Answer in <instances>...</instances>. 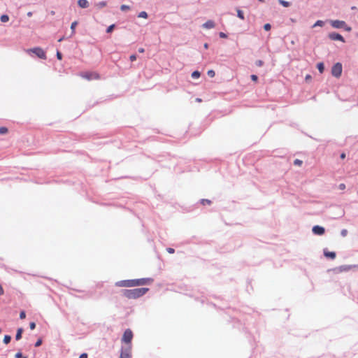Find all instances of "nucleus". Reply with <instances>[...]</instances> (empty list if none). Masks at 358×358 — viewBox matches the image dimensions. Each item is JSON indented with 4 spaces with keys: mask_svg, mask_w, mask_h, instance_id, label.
I'll return each mask as SVG.
<instances>
[{
    "mask_svg": "<svg viewBox=\"0 0 358 358\" xmlns=\"http://www.w3.org/2000/svg\"><path fill=\"white\" fill-rule=\"evenodd\" d=\"M154 281L152 278H142L138 279H131V280H122L120 281H117L115 283L116 287H137L141 285H144L146 284H150Z\"/></svg>",
    "mask_w": 358,
    "mask_h": 358,
    "instance_id": "obj_1",
    "label": "nucleus"
},
{
    "mask_svg": "<svg viewBox=\"0 0 358 358\" xmlns=\"http://www.w3.org/2000/svg\"><path fill=\"white\" fill-rule=\"evenodd\" d=\"M148 291L149 288L148 287L134 288L132 289H124L121 290V294L127 299H136L143 296Z\"/></svg>",
    "mask_w": 358,
    "mask_h": 358,
    "instance_id": "obj_2",
    "label": "nucleus"
},
{
    "mask_svg": "<svg viewBox=\"0 0 358 358\" xmlns=\"http://www.w3.org/2000/svg\"><path fill=\"white\" fill-rule=\"evenodd\" d=\"M27 52L29 54L33 53L37 57L43 59H46V53L44 51V50L40 47H34L33 48L27 49Z\"/></svg>",
    "mask_w": 358,
    "mask_h": 358,
    "instance_id": "obj_3",
    "label": "nucleus"
},
{
    "mask_svg": "<svg viewBox=\"0 0 358 358\" xmlns=\"http://www.w3.org/2000/svg\"><path fill=\"white\" fill-rule=\"evenodd\" d=\"M342 71H343V66H342V64L341 62H336V64H334L331 68V75L336 78H338L341 77V74H342Z\"/></svg>",
    "mask_w": 358,
    "mask_h": 358,
    "instance_id": "obj_4",
    "label": "nucleus"
},
{
    "mask_svg": "<svg viewBox=\"0 0 358 358\" xmlns=\"http://www.w3.org/2000/svg\"><path fill=\"white\" fill-rule=\"evenodd\" d=\"M133 332L130 329H127L123 334L122 337V342L126 343L127 345H131V341L133 338Z\"/></svg>",
    "mask_w": 358,
    "mask_h": 358,
    "instance_id": "obj_5",
    "label": "nucleus"
},
{
    "mask_svg": "<svg viewBox=\"0 0 358 358\" xmlns=\"http://www.w3.org/2000/svg\"><path fill=\"white\" fill-rule=\"evenodd\" d=\"M131 345L122 347L120 358H131Z\"/></svg>",
    "mask_w": 358,
    "mask_h": 358,
    "instance_id": "obj_6",
    "label": "nucleus"
},
{
    "mask_svg": "<svg viewBox=\"0 0 358 358\" xmlns=\"http://www.w3.org/2000/svg\"><path fill=\"white\" fill-rule=\"evenodd\" d=\"M82 76L88 80H98L100 78V75L94 72H85L82 74Z\"/></svg>",
    "mask_w": 358,
    "mask_h": 358,
    "instance_id": "obj_7",
    "label": "nucleus"
},
{
    "mask_svg": "<svg viewBox=\"0 0 358 358\" xmlns=\"http://www.w3.org/2000/svg\"><path fill=\"white\" fill-rule=\"evenodd\" d=\"M328 37L329 39H331V41H341L343 43H345V38H343V36L340 34L339 33H337V32H331L328 35Z\"/></svg>",
    "mask_w": 358,
    "mask_h": 358,
    "instance_id": "obj_8",
    "label": "nucleus"
},
{
    "mask_svg": "<svg viewBox=\"0 0 358 358\" xmlns=\"http://www.w3.org/2000/svg\"><path fill=\"white\" fill-rule=\"evenodd\" d=\"M330 24L335 29H342L343 26H345V22L339 20H330Z\"/></svg>",
    "mask_w": 358,
    "mask_h": 358,
    "instance_id": "obj_9",
    "label": "nucleus"
},
{
    "mask_svg": "<svg viewBox=\"0 0 358 358\" xmlns=\"http://www.w3.org/2000/svg\"><path fill=\"white\" fill-rule=\"evenodd\" d=\"M312 231L315 235L322 236L325 233V229L322 226L315 225L312 228Z\"/></svg>",
    "mask_w": 358,
    "mask_h": 358,
    "instance_id": "obj_10",
    "label": "nucleus"
},
{
    "mask_svg": "<svg viewBox=\"0 0 358 358\" xmlns=\"http://www.w3.org/2000/svg\"><path fill=\"white\" fill-rule=\"evenodd\" d=\"M358 267V265H341L335 268V270H338L339 272H347L351 270L352 268Z\"/></svg>",
    "mask_w": 358,
    "mask_h": 358,
    "instance_id": "obj_11",
    "label": "nucleus"
},
{
    "mask_svg": "<svg viewBox=\"0 0 358 358\" xmlns=\"http://www.w3.org/2000/svg\"><path fill=\"white\" fill-rule=\"evenodd\" d=\"M323 255L326 258L330 259H334L336 257V254L335 252L329 251L327 248H324L323 250Z\"/></svg>",
    "mask_w": 358,
    "mask_h": 358,
    "instance_id": "obj_12",
    "label": "nucleus"
},
{
    "mask_svg": "<svg viewBox=\"0 0 358 358\" xmlns=\"http://www.w3.org/2000/svg\"><path fill=\"white\" fill-rule=\"evenodd\" d=\"M215 22L211 20H207L205 23H203L202 24V27H203L205 29H213L215 27Z\"/></svg>",
    "mask_w": 358,
    "mask_h": 358,
    "instance_id": "obj_13",
    "label": "nucleus"
},
{
    "mask_svg": "<svg viewBox=\"0 0 358 358\" xmlns=\"http://www.w3.org/2000/svg\"><path fill=\"white\" fill-rule=\"evenodd\" d=\"M77 3L78 6L82 8H87L90 6L87 0H78Z\"/></svg>",
    "mask_w": 358,
    "mask_h": 358,
    "instance_id": "obj_14",
    "label": "nucleus"
},
{
    "mask_svg": "<svg viewBox=\"0 0 358 358\" xmlns=\"http://www.w3.org/2000/svg\"><path fill=\"white\" fill-rule=\"evenodd\" d=\"M23 331H24V329L22 327H20L17 329V332L15 334V340L16 341H19L22 338V335Z\"/></svg>",
    "mask_w": 358,
    "mask_h": 358,
    "instance_id": "obj_15",
    "label": "nucleus"
},
{
    "mask_svg": "<svg viewBox=\"0 0 358 358\" xmlns=\"http://www.w3.org/2000/svg\"><path fill=\"white\" fill-rule=\"evenodd\" d=\"M317 69L320 73H322L324 71L325 66L323 62H319L317 64Z\"/></svg>",
    "mask_w": 358,
    "mask_h": 358,
    "instance_id": "obj_16",
    "label": "nucleus"
},
{
    "mask_svg": "<svg viewBox=\"0 0 358 358\" xmlns=\"http://www.w3.org/2000/svg\"><path fill=\"white\" fill-rule=\"evenodd\" d=\"M77 25H78V22L77 21H74V22H73L71 23V36H72L73 35L75 34L76 27Z\"/></svg>",
    "mask_w": 358,
    "mask_h": 358,
    "instance_id": "obj_17",
    "label": "nucleus"
},
{
    "mask_svg": "<svg viewBox=\"0 0 358 358\" xmlns=\"http://www.w3.org/2000/svg\"><path fill=\"white\" fill-rule=\"evenodd\" d=\"M278 1L279 4L285 8L289 7L291 5V3L289 1L285 0H278Z\"/></svg>",
    "mask_w": 358,
    "mask_h": 358,
    "instance_id": "obj_18",
    "label": "nucleus"
},
{
    "mask_svg": "<svg viewBox=\"0 0 358 358\" xmlns=\"http://www.w3.org/2000/svg\"><path fill=\"white\" fill-rule=\"evenodd\" d=\"M199 203L202 205H210L212 201L208 199H201L199 201Z\"/></svg>",
    "mask_w": 358,
    "mask_h": 358,
    "instance_id": "obj_19",
    "label": "nucleus"
},
{
    "mask_svg": "<svg viewBox=\"0 0 358 358\" xmlns=\"http://www.w3.org/2000/svg\"><path fill=\"white\" fill-rule=\"evenodd\" d=\"M236 11H237V17L238 18H240L241 20H244L245 19V16H244L243 11L242 10L239 9V8H238L236 10Z\"/></svg>",
    "mask_w": 358,
    "mask_h": 358,
    "instance_id": "obj_20",
    "label": "nucleus"
},
{
    "mask_svg": "<svg viewBox=\"0 0 358 358\" xmlns=\"http://www.w3.org/2000/svg\"><path fill=\"white\" fill-rule=\"evenodd\" d=\"M1 22H7L9 20V16L7 14H3L0 16Z\"/></svg>",
    "mask_w": 358,
    "mask_h": 358,
    "instance_id": "obj_21",
    "label": "nucleus"
},
{
    "mask_svg": "<svg viewBox=\"0 0 358 358\" xmlns=\"http://www.w3.org/2000/svg\"><path fill=\"white\" fill-rule=\"evenodd\" d=\"M191 76L193 79H197L201 76V73L199 71H194Z\"/></svg>",
    "mask_w": 358,
    "mask_h": 358,
    "instance_id": "obj_22",
    "label": "nucleus"
},
{
    "mask_svg": "<svg viewBox=\"0 0 358 358\" xmlns=\"http://www.w3.org/2000/svg\"><path fill=\"white\" fill-rule=\"evenodd\" d=\"M107 5V2L106 1H99L96 4V6L99 8V9H101L103 7L106 6Z\"/></svg>",
    "mask_w": 358,
    "mask_h": 358,
    "instance_id": "obj_23",
    "label": "nucleus"
},
{
    "mask_svg": "<svg viewBox=\"0 0 358 358\" xmlns=\"http://www.w3.org/2000/svg\"><path fill=\"white\" fill-rule=\"evenodd\" d=\"M11 341V336L10 335H5L3 342L4 344H8Z\"/></svg>",
    "mask_w": 358,
    "mask_h": 358,
    "instance_id": "obj_24",
    "label": "nucleus"
},
{
    "mask_svg": "<svg viewBox=\"0 0 358 358\" xmlns=\"http://www.w3.org/2000/svg\"><path fill=\"white\" fill-rule=\"evenodd\" d=\"M115 27V24H110V26H108L106 28V33H108V34L112 33L113 31L114 30Z\"/></svg>",
    "mask_w": 358,
    "mask_h": 358,
    "instance_id": "obj_25",
    "label": "nucleus"
},
{
    "mask_svg": "<svg viewBox=\"0 0 358 358\" xmlns=\"http://www.w3.org/2000/svg\"><path fill=\"white\" fill-rule=\"evenodd\" d=\"M324 22L322 21V20H317L315 22V23L313 24V27H322V26H324Z\"/></svg>",
    "mask_w": 358,
    "mask_h": 358,
    "instance_id": "obj_26",
    "label": "nucleus"
},
{
    "mask_svg": "<svg viewBox=\"0 0 358 358\" xmlns=\"http://www.w3.org/2000/svg\"><path fill=\"white\" fill-rule=\"evenodd\" d=\"M138 17H142V18H148V15L147 12L141 11L138 13Z\"/></svg>",
    "mask_w": 358,
    "mask_h": 358,
    "instance_id": "obj_27",
    "label": "nucleus"
},
{
    "mask_svg": "<svg viewBox=\"0 0 358 358\" xmlns=\"http://www.w3.org/2000/svg\"><path fill=\"white\" fill-rule=\"evenodd\" d=\"M8 128L6 127H0V135L6 134L8 132Z\"/></svg>",
    "mask_w": 358,
    "mask_h": 358,
    "instance_id": "obj_28",
    "label": "nucleus"
},
{
    "mask_svg": "<svg viewBox=\"0 0 358 358\" xmlns=\"http://www.w3.org/2000/svg\"><path fill=\"white\" fill-rule=\"evenodd\" d=\"M207 74H208V76L209 77L213 78L215 76V72L214 70L210 69V70L208 71Z\"/></svg>",
    "mask_w": 358,
    "mask_h": 358,
    "instance_id": "obj_29",
    "label": "nucleus"
},
{
    "mask_svg": "<svg viewBox=\"0 0 358 358\" xmlns=\"http://www.w3.org/2000/svg\"><path fill=\"white\" fill-rule=\"evenodd\" d=\"M264 27V29L265 31H270V30H271V24H270V23H266V24H264V27Z\"/></svg>",
    "mask_w": 358,
    "mask_h": 358,
    "instance_id": "obj_30",
    "label": "nucleus"
},
{
    "mask_svg": "<svg viewBox=\"0 0 358 358\" xmlns=\"http://www.w3.org/2000/svg\"><path fill=\"white\" fill-rule=\"evenodd\" d=\"M42 343H43V340H42V338H38V339L36 341V343H35V344H34V346H35V347H36V348H37V347H39V346H41V345H42Z\"/></svg>",
    "mask_w": 358,
    "mask_h": 358,
    "instance_id": "obj_31",
    "label": "nucleus"
},
{
    "mask_svg": "<svg viewBox=\"0 0 358 358\" xmlns=\"http://www.w3.org/2000/svg\"><path fill=\"white\" fill-rule=\"evenodd\" d=\"M130 9V7L127 5H124V4H122L121 6H120V10L122 11H126V10H128Z\"/></svg>",
    "mask_w": 358,
    "mask_h": 358,
    "instance_id": "obj_32",
    "label": "nucleus"
},
{
    "mask_svg": "<svg viewBox=\"0 0 358 358\" xmlns=\"http://www.w3.org/2000/svg\"><path fill=\"white\" fill-rule=\"evenodd\" d=\"M56 57L58 60H62L63 55L60 51L57 50Z\"/></svg>",
    "mask_w": 358,
    "mask_h": 358,
    "instance_id": "obj_33",
    "label": "nucleus"
},
{
    "mask_svg": "<svg viewBox=\"0 0 358 358\" xmlns=\"http://www.w3.org/2000/svg\"><path fill=\"white\" fill-rule=\"evenodd\" d=\"M303 164V162L301 159H296L294 161V164L297 166H301Z\"/></svg>",
    "mask_w": 358,
    "mask_h": 358,
    "instance_id": "obj_34",
    "label": "nucleus"
},
{
    "mask_svg": "<svg viewBox=\"0 0 358 358\" xmlns=\"http://www.w3.org/2000/svg\"><path fill=\"white\" fill-rule=\"evenodd\" d=\"M25 317H26V313H25V311H24V310H21V311L20 312V318L21 320H23V319H24Z\"/></svg>",
    "mask_w": 358,
    "mask_h": 358,
    "instance_id": "obj_35",
    "label": "nucleus"
},
{
    "mask_svg": "<svg viewBox=\"0 0 358 358\" xmlns=\"http://www.w3.org/2000/svg\"><path fill=\"white\" fill-rule=\"evenodd\" d=\"M255 64H256L257 66H259L260 67V66H262L264 65V62L262 60L259 59V60H257L255 62Z\"/></svg>",
    "mask_w": 358,
    "mask_h": 358,
    "instance_id": "obj_36",
    "label": "nucleus"
},
{
    "mask_svg": "<svg viewBox=\"0 0 358 358\" xmlns=\"http://www.w3.org/2000/svg\"><path fill=\"white\" fill-rule=\"evenodd\" d=\"M348 234V230L345 229H343L341 231V236L343 237H345Z\"/></svg>",
    "mask_w": 358,
    "mask_h": 358,
    "instance_id": "obj_37",
    "label": "nucleus"
},
{
    "mask_svg": "<svg viewBox=\"0 0 358 358\" xmlns=\"http://www.w3.org/2000/svg\"><path fill=\"white\" fill-rule=\"evenodd\" d=\"M342 29H343L346 31H350L352 30V27L348 26L346 23L345 26H343Z\"/></svg>",
    "mask_w": 358,
    "mask_h": 358,
    "instance_id": "obj_38",
    "label": "nucleus"
},
{
    "mask_svg": "<svg viewBox=\"0 0 358 358\" xmlns=\"http://www.w3.org/2000/svg\"><path fill=\"white\" fill-rule=\"evenodd\" d=\"M25 356H23L22 355V353L21 352H17L15 355V358H23Z\"/></svg>",
    "mask_w": 358,
    "mask_h": 358,
    "instance_id": "obj_39",
    "label": "nucleus"
},
{
    "mask_svg": "<svg viewBox=\"0 0 358 358\" xmlns=\"http://www.w3.org/2000/svg\"><path fill=\"white\" fill-rule=\"evenodd\" d=\"M251 80L254 82H257L258 80V76L255 74H252L250 76Z\"/></svg>",
    "mask_w": 358,
    "mask_h": 358,
    "instance_id": "obj_40",
    "label": "nucleus"
},
{
    "mask_svg": "<svg viewBox=\"0 0 358 358\" xmlns=\"http://www.w3.org/2000/svg\"><path fill=\"white\" fill-rule=\"evenodd\" d=\"M136 58H137V56L135 54H133V55H130V57H129V59H130L131 62L136 61Z\"/></svg>",
    "mask_w": 358,
    "mask_h": 358,
    "instance_id": "obj_41",
    "label": "nucleus"
},
{
    "mask_svg": "<svg viewBox=\"0 0 358 358\" xmlns=\"http://www.w3.org/2000/svg\"><path fill=\"white\" fill-rule=\"evenodd\" d=\"M29 328L31 330L34 329L36 328V323L34 322H31L29 323Z\"/></svg>",
    "mask_w": 358,
    "mask_h": 358,
    "instance_id": "obj_42",
    "label": "nucleus"
},
{
    "mask_svg": "<svg viewBox=\"0 0 358 358\" xmlns=\"http://www.w3.org/2000/svg\"><path fill=\"white\" fill-rule=\"evenodd\" d=\"M219 36L222 38H227V34L224 32H220Z\"/></svg>",
    "mask_w": 358,
    "mask_h": 358,
    "instance_id": "obj_43",
    "label": "nucleus"
},
{
    "mask_svg": "<svg viewBox=\"0 0 358 358\" xmlns=\"http://www.w3.org/2000/svg\"><path fill=\"white\" fill-rule=\"evenodd\" d=\"M166 251L170 254H173L175 252V250L172 248H167Z\"/></svg>",
    "mask_w": 358,
    "mask_h": 358,
    "instance_id": "obj_44",
    "label": "nucleus"
},
{
    "mask_svg": "<svg viewBox=\"0 0 358 358\" xmlns=\"http://www.w3.org/2000/svg\"><path fill=\"white\" fill-rule=\"evenodd\" d=\"M79 358H88V355L86 352H83L79 356Z\"/></svg>",
    "mask_w": 358,
    "mask_h": 358,
    "instance_id": "obj_45",
    "label": "nucleus"
},
{
    "mask_svg": "<svg viewBox=\"0 0 358 358\" xmlns=\"http://www.w3.org/2000/svg\"><path fill=\"white\" fill-rule=\"evenodd\" d=\"M338 188L339 189L341 190H343L345 189V185L344 183H341L339 185H338Z\"/></svg>",
    "mask_w": 358,
    "mask_h": 358,
    "instance_id": "obj_46",
    "label": "nucleus"
},
{
    "mask_svg": "<svg viewBox=\"0 0 358 358\" xmlns=\"http://www.w3.org/2000/svg\"><path fill=\"white\" fill-rule=\"evenodd\" d=\"M4 294V290H3V287L1 286V285L0 284V295H3Z\"/></svg>",
    "mask_w": 358,
    "mask_h": 358,
    "instance_id": "obj_47",
    "label": "nucleus"
},
{
    "mask_svg": "<svg viewBox=\"0 0 358 358\" xmlns=\"http://www.w3.org/2000/svg\"><path fill=\"white\" fill-rule=\"evenodd\" d=\"M345 156H346L344 152H343L341 154L340 157L343 159L345 158Z\"/></svg>",
    "mask_w": 358,
    "mask_h": 358,
    "instance_id": "obj_48",
    "label": "nucleus"
},
{
    "mask_svg": "<svg viewBox=\"0 0 358 358\" xmlns=\"http://www.w3.org/2000/svg\"><path fill=\"white\" fill-rule=\"evenodd\" d=\"M138 51L139 52H141V53H143V52H145V50H144V48H140L138 49Z\"/></svg>",
    "mask_w": 358,
    "mask_h": 358,
    "instance_id": "obj_49",
    "label": "nucleus"
},
{
    "mask_svg": "<svg viewBox=\"0 0 358 358\" xmlns=\"http://www.w3.org/2000/svg\"><path fill=\"white\" fill-rule=\"evenodd\" d=\"M64 36H63L60 37V38L58 39V42H62V41H64Z\"/></svg>",
    "mask_w": 358,
    "mask_h": 358,
    "instance_id": "obj_50",
    "label": "nucleus"
},
{
    "mask_svg": "<svg viewBox=\"0 0 358 358\" xmlns=\"http://www.w3.org/2000/svg\"><path fill=\"white\" fill-rule=\"evenodd\" d=\"M208 46H209L208 43H204V45H203V47H204L205 49H208Z\"/></svg>",
    "mask_w": 358,
    "mask_h": 358,
    "instance_id": "obj_51",
    "label": "nucleus"
},
{
    "mask_svg": "<svg viewBox=\"0 0 358 358\" xmlns=\"http://www.w3.org/2000/svg\"><path fill=\"white\" fill-rule=\"evenodd\" d=\"M311 78V76L310 75H307L306 76V80H308V79H310Z\"/></svg>",
    "mask_w": 358,
    "mask_h": 358,
    "instance_id": "obj_52",
    "label": "nucleus"
},
{
    "mask_svg": "<svg viewBox=\"0 0 358 358\" xmlns=\"http://www.w3.org/2000/svg\"><path fill=\"white\" fill-rule=\"evenodd\" d=\"M27 15H28L29 17H31V16L32 15V13H31V12H29V13H27Z\"/></svg>",
    "mask_w": 358,
    "mask_h": 358,
    "instance_id": "obj_53",
    "label": "nucleus"
},
{
    "mask_svg": "<svg viewBox=\"0 0 358 358\" xmlns=\"http://www.w3.org/2000/svg\"><path fill=\"white\" fill-rule=\"evenodd\" d=\"M90 296H91V294H89V293L86 294V297L89 298V297H90Z\"/></svg>",
    "mask_w": 358,
    "mask_h": 358,
    "instance_id": "obj_54",
    "label": "nucleus"
},
{
    "mask_svg": "<svg viewBox=\"0 0 358 358\" xmlns=\"http://www.w3.org/2000/svg\"><path fill=\"white\" fill-rule=\"evenodd\" d=\"M351 9H352V10H355V9H356V7H355V6H352V7L351 8Z\"/></svg>",
    "mask_w": 358,
    "mask_h": 358,
    "instance_id": "obj_55",
    "label": "nucleus"
},
{
    "mask_svg": "<svg viewBox=\"0 0 358 358\" xmlns=\"http://www.w3.org/2000/svg\"><path fill=\"white\" fill-rule=\"evenodd\" d=\"M196 101H201V99L197 98V99H196Z\"/></svg>",
    "mask_w": 358,
    "mask_h": 358,
    "instance_id": "obj_56",
    "label": "nucleus"
},
{
    "mask_svg": "<svg viewBox=\"0 0 358 358\" xmlns=\"http://www.w3.org/2000/svg\"><path fill=\"white\" fill-rule=\"evenodd\" d=\"M1 331H2V330H1V329L0 328V333L1 332Z\"/></svg>",
    "mask_w": 358,
    "mask_h": 358,
    "instance_id": "obj_57",
    "label": "nucleus"
},
{
    "mask_svg": "<svg viewBox=\"0 0 358 358\" xmlns=\"http://www.w3.org/2000/svg\"><path fill=\"white\" fill-rule=\"evenodd\" d=\"M23 358H28V357H23Z\"/></svg>",
    "mask_w": 358,
    "mask_h": 358,
    "instance_id": "obj_58",
    "label": "nucleus"
},
{
    "mask_svg": "<svg viewBox=\"0 0 358 358\" xmlns=\"http://www.w3.org/2000/svg\"><path fill=\"white\" fill-rule=\"evenodd\" d=\"M357 36H358V33H357Z\"/></svg>",
    "mask_w": 358,
    "mask_h": 358,
    "instance_id": "obj_59",
    "label": "nucleus"
}]
</instances>
